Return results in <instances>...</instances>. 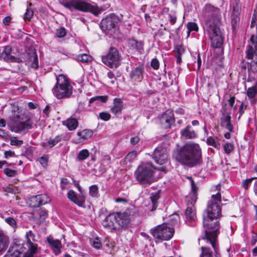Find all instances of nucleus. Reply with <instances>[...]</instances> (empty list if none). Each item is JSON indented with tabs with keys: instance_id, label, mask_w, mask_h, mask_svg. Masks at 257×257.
<instances>
[{
	"instance_id": "obj_43",
	"label": "nucleus",
	"mask_w": 257,
	"mask_h": 257,
	"mask_svg": "<svg viewBox=\"0 0 257 257\" xmlns=\"http://www.w3.org/2000/svg\"><path fill=\"white\" fill-rule=\"evenodd\" d=\"M89 195L92 197H97L98 196V188L97 185H92L89 187Z\"/></svg>"
},
{
	"instance_id": "obj_54",
	"label": "nucleus",
	"mask_w": 257,
	"mask_h": 257,
	"mask_svg": "<svg viewBox=\"0 0 257 257\" xmlns=\"http://www.w3.org/2000/svg\"><path fill=\"white\" fill-rule=\"evenodd\" d=\"M5 221L12 227L14 228L17 226L16 221L13 217H9L6 218Z\"/></svg>"
},
{
	"instance_id": "obj_44",
	"label": "nucleus",
	"mask_w": 257,
	"mask_h": 257,
	"mask_svg": "<svg viewBox=\"0 0 257 257\" xmlns=\"http://www.w3.org/2000/svg\"><path fill=\"white\" fill-rule=\"evenodd\" d=\"M91 57L87 54H83L77 56V59L78 61L86 63L91 60Z\"/></svg>"
},
{
	"instance_id": "obj_47",
	"label": "nucleus",
	"mask_w": 257,
	"mask_h": 257,
	"mask_svg": "<svg viewBox=\"0 0 257 257\" xmlns=\"http://www.w3.org/2000/svg\"><path fill=\"white\" fill-rule=\"evenodd\" d=\"M224 152L227 154H229L234 149L233 145L230 143H226L223 145Z\"/></svg>"
},
{
	"instance_id": "obj_10",
	"label": "nucleus",
	"mask_w": 257,
	"mask_h": 257,
	"mask_svg": "<svg viewBox=\"0 0 257 257\" xmlns=\"http://www.w3.org/2000/svg\"><path fill=\"white\" fill-rule=\"evenodd\" d=\"M166 172L164 167H160L158 168H153L148 163L146 164V184H150L152 182L156 181L160 176V172Z\"/></svg>"
},
{
	"instance_id": "obj_41",
	"label": "nucleus",
	"mask_w": 257,
	"mask_h": 257,
	"mask_svg": "<svg viewBox=\"0 0 257 257\" xmlns=\"http://www.w3.org/2000/svg\"><path fill=\"white\" fill-rule=\"evenodd\" d=\"M202 253L200 257H213L212 252L210 249L207 247H201Z\"/></svg>"
},
{
	"instance_id": "obj_9",
	"label": "nucleus",
	"mask_w": 257,
	"mask_h": 257,
	"mask_svg": "<svg viewBox=\"0 0 257 257\" xmlns=\"http://www.w3.org/2000/svg\"><path fill=\"white\" fill-rule=\"evenodd\" d=\"M102 61L111 68L118 67L120 64V59L117 50L111 47L107 54L102 57Z\"/></svg>"
},
{
	"instance_id": "obj_51",
	"label": "nucleus",
	"mask_w": 257,
	"mask_h": 257,
	"mask_svg": "<svg viewBox=\"0 0 257 257\" xmlns=\"http://www.w3.org/2000/svg\"><path fill=\"white\" fill-rule=\"evenodd\" d=\"M49 157L47 155H44L39 159L40 163L44 167H45L47 166L48 161Z\"/></svg>"
},
{
	"instance_id": "obj_32",
	"label": "nucleus",
	"mask_w": 257,
	"mask_h": 257,
	"mask_svg": "<svg viewBox=\"0 0 257 257\" xmlns=\"http://www.w3.org/2000/svg\"><path fill=\"white\" fill-rule=\"evenodd\" d=\"M190 179H191V192L189 194L188 197L190 198H191V203L192 204L193 203H195L197 200V192L198 188L196 186L194 181L191 178H190Z\"/></svg>"
},
{
	"instance_id": "obj_39",
	"label": "nucleus",
	"mask_w": 257,
	"mask_h": 257,
	"mask_svg": "<svg viewBox=\"0 0 257 257\" xmlns=\"http://www.w3.org/2000/svg\"><path fill=\"white\" fill-rule=\"evenodd\" d=\"M233 12L232 13L240 15L241 9V5L239 0H235L233 3Z\"/></svg>"
},
{
	"instance_id": "obj_52",
	"label": "nucleus",
	"mask_w": 257,
	"mask_h": 257,
	"mask_svg": "<svg viewBox=\"0 0 257 257\" xmlns=\"http://www.w3.org/2000/svg\"><path fill=\"white\" fill-rule=\"evenodd\" d=\"M66 34V30L64 28L58 29L56 32V35L58 38H62Z\"/></svg>"
},
{
	"instance_id": "obj_48",
	"label": "nucleus",
	"mask_w": 257,
	"mask_h": 257,
	"mask_svg": "<svg viewBox=\"0 0 257 257\" xmlns=\"http://www.w3.org/2000/svg\"><path fill=\"white\" fill-rule=\"evenodd\" d=\"M137 156V153L134 152L132 151L130 152L124 158V161L125 162H131L135 159Z\"/></svg>"
},
{
	"instance_id": "obj_58",
	"label": "nucleus",
	"mask_w": 257,
	"mask_h": 257,
	"mask_svg": "<svg viewBox=\"0 0 257 257\" xmlns=\"http://www.w3.org/2000/svg\"><path fill=\"white\" fill-rule=\"evenodd\" d=\"M250 69L253 72L257 71V60H252L250 62Z\"/></svg>"
},
{
	"instance_id": "obj_35",
	"label": "nucleus",
	"mask_w": 257,
	"mask_h": 257,
	"mask_svg": "<svg viewBox=\"0 0 257 257\" xmlns=\"http://www.w3.org/2000/svg\"><path fill=\"white\" fill-rule=\"evenodd\" d=\"M93 135V132L89 130H84L77 133L81 141H84L90 138Z\"/></svg>"
},
{
	"instance_id": "obj_22",
	"label": "nucleus",
	"mask_w": 257,
	"mask_h": 257,
	"mask_svg": "<svg viewBox=\"0 0 257 257\" xmlns=\"http://www.w3.org/2000/svg\"><path fill=\"white\" fill-rule=\"evenodd\" d=\"M180 135L181 138L184 139H193L197 137L195 132L189 125L181 130Z\"/></svg>"
},
{
	"instance_id": "obj_42",
	"label": "nucleus",
	"mask_w": 257,
	"mask_h": 257,
	"mask_svg": "<svg viewBox=\"0 0 257 257\" xmlns=\"http://www.w3.org/2000/svg\"><path fill=\"white\" fill-rule=\"evenodd\" d=\"M206 142L208 145L212 146L217 149H219L220 147V144L219 142L215 141L212 137H208L206 140Z\"/></svg>"
},
{
	"instance_id": "obj_16",
	"label": "nucleus",
	"mask_w": 257,
	"mask_h": 257,
	"mask_svg": "<svg viewBox=\"0 0 257 257\" xmlns=\"http://www.w3.org/2000/svg\"><path fill=\"white\" fill-rule=\"evenodd\" d=\"M153 157L157 163L163 164L168 157L166 150L163 147H158L154 150Z\"/></svg>"
},
{
	"instance_id": "obj_18",
	"label": "nucleus",
	"mask_w": 257,
	"mask_h": 257,
	"mask_svg": "<svg viewBox=\"0 0 257 257\" xmlns=\"http://www.w3.org/2000/svg\"><path fill=\"white\" fill-rule=\"evenodd\" d=\"M25 61L27 62H31V67L37 69L38 67V59L36 51L34 49H32L25 54Z\"/></svg>"
},
{
	"instance_id": "obj_3",
	"label": "nucleus",
	"mask_w": 257,
	"mask_h": 257,
	"mask_svg": "<svg viewBox=\"0 0 257 257\" xmlns=\"http://www.w3.org/2000/svg\"><path fill=\"white\" fill-rule=\"evenodd\" d=\"M173 157L183 165L192 167L202 163L201 150L195 143H187L174 151Z\"/></svg>"
},
{
	"instance_id": "obj_7",
	"label": "nucleus",
	"mask_w": 257,
	"mask_h": 257,
	"mask_svg": "<svg viewBox=\"0 0 257 257\" xmlns=\"http://www.w3.org/2000/svg\"><path fill=\"white\" fill-rule=\"evenodd\" d=\"M151 233L156 238L162 240H169L172 238L174 233L173 228L167 226L166 224L156 226L150 231Z\"/></svg>"
},
{
	"instance_id": "obj_50",
	"label": "nucleus",
	"mask_w": 257,
	"mask_h": 257,
	"mask_svg": "<svg viewBox=\"0 0 257 257\" xmlns=\"http://www.w3.org/2000/svg\"><path fill=\"white\" fill-rule=\"evenodd\" d=\"M187 27L188 30L193 31H195L197 32L198 30V27L196 23L194 22H189L187 24Z\"/></svg>"
},
{
	"instance_id": "obj_61",
	"label": "nucleus",
	"mask_w": 257,
	"mask_h": 257,
	"mask_svg": "<svg viewBox=\"0 0 257 257\" xmlns=\"http://www.w3.org/2000/svg\"><path fill=\"white\" fill-rule=\"evenodd\" d=\"M179 218V217L178 215L173 216L172 218L170 220V224L173 225L176 224L178 222Z\"/></svg>"
},
{
	"instance_id": "obj_59",
	"label": "nucleus",
	"mask_w": 257,
	"mask_h": 257,
	"mask_svg": "<svg viewBox=\"0 0 257 257\" xmlns=\"http://www.w3.org/2000/svg\"><path fill=\"white\" fill-rule=\"evenodd\" d=\"M252 178H250L248 179H246L245 181H244L242 183V187L245 189H247L248 188L249 185L250 184L252 181Z\"/></svg>"
},
{
	"instance_id": "obj_37",
	"label": "nucleus",
	"mask_w": 257,
	"mask_h": 257,
	"mask_svg": "<svg viewBox=\"0 0 257 257\" xmlns=\"http://www.w3.org/2000/svg\"><path fill=\"white\" fill-rule=\"evenodd\" d=\"M159 198V193L157 192L152 193L150 196V199L152 204V207L151 211H154L156 210L157 207V200Z\"/></svg>"
},
{
	"instance_id": "obj_55",
	"label": "nucleus",
	"mask_w": 257,
	"mask_h": 257,
	"mask_svg": "<svg viewBox=\"0 0 257 257\" xmlns=\"http://www.w3.org/2000/svg\"><path fill=\"white\" fill-rule=\"evenodd\" d=\"M4 173L5 175L9 177H14L16 175V172L15 170L6 168L4 170Z\"/></svg>"
},
{
	"instance_id": "obj_17",
	"label": "nucleus",
	"mask_w": 257,
	"mask_h": 257,
	"mask_svg": "<svg viewBox=\"0 0 257 257\" xmlns=\"http://www.w3.org/2000/svg\"><path fill=\"white\" fill-rule=\"evenodd\" d=\"M67 196L68 199L77 205L78 206L84 208L85 198L83 195L77 196L76 193L73 190H70L68 192Z\"/></svg>"
},
{
	"instance_id": "obj_46",
	"label": "nucleus",
	"mask_w": 257,
	"mask_h": 257,
	"mask_svg": "<svg viewBox=\"0 0 257 257\" xmlns=\"http://www.w3.org/2000/svg\"><path fill=\"white\" fill-rule=\"evenodd\" d=\"M34 15L32 9L27 8L26 13L24 15V19L25 21H30Z\"/></svg>"
},
{
	"instance_id": "obj_23",
	"label": "nucleus",
	"mask_w": 257,
	"mask_h": 257,
	"mask_svg": "<svg viewBox=\"0 0 257 257\" xmlns=\"http://www.w3.org/2000/svg\"><path fill=\"white\" fill-rule=\"evenodd\" d=\"M20 245H16L10 247L4 257H25V255H22L23 250H20Z\"/></svg>"
},
{
	"instance_id": "obj_49",
	"label": "nucleus",
	"mask_w": 257,
	"mask_h": 257,
	"mask_svg": "<svg viewBox=\"0 0 257 257\" xmlns=\"http://www.w3.org/2000/svg\"><path fill=\"white\" fill-rule=\"evenodd\" d=\"M23 144V141L19 140L16 137H13L10 138V144L12 146H21Z\"/></svg>"
},
{
	"instance_id": "obj_36",
	"label": "nucleus",
	"mask_w": 257,
	"mask_h": 257,
	"mask_svg": "<svg viewBox=\"0 0 257 257\" xmlns=\"http://www.w3.org/2000/svg\"><path fill=\"white\" fill-rule=\"evenodd\" d=\"M239 21V15L232 13L231 16V23L233 30H236L238 27Z\"/></svg>"
},
{
	"instance_id": "obj_12",
	"label": "nucleus",
	"mask_w": 257,
	"mask_h": 257,
	"mask_svg": "<svg viewBox=\"0 0 257 257\" xmlns=\"http://www.w3.org/2000/svg\"><path fill=\"white\" fill-rule=\"evenodd\" d=\"M119 21L118 17L114 14H110L103 19L100 24L102 31L107 32L114 29Z\"/></svg>"
},
{
	"instance_id": "obj_14",
	"label": "nucleus",
	"mask_w": 257,
	"mask_h": 257,
	"mask_svg": "<svg viewBox=\"0 0 257 257\" xmlns=\"http://www.w3.org/2000/svg\"><path fill=\"white\" fill-rule=\"evenodd\" d=\"M50 201V199L46 194H41L31 197L29 200L30 206L37 207L45 205Z\"/></svg>"
},
{
	"instance_id": "obj_45",
	"label": "nucleus",
	"mask_w": 257,
	"mask_h": 257,
	"mask_svg": "<svg viewBox=\"0 0 257 257\" xmlns=\"http://www.w3.org/2000/svg\"><path fill=\"white\" fill-rule=\"evenodd\" d=\"M257 94V88L255 86L249 87L247 90V95L249 98H253Z\"/></svg>"
},
{
	"instance_id": "obj_57",
	"label": "nucleus",
	"mask_w": 257,
	"mask_h": 257,
	"mask_svg": "<svg viewBox=\"0 0 257 257\" xmlns=\"http://www.w3.org/2000/svg\"><path fill=\"white\" fill-rule=\"evenodd\" d=\"M159 61L156 59H153L151 63V66L152 67H153L154 69L157 70L159 68Z\"/></svg>"
},
{
	"instance_id": "obj_6",
	"label": "nucleus",
	"mask_w": 257,
	"mask_h": 257,
	"mask_svg": "<svg viewBox=\"0 0 257 257\" xmlns=\"http://www.w3.org/2000/svg\"><path fill=\"white\" fill-rule=\"evenodd\" d=\"M73 91V87L69 79L63 74L56 76V83L52 89L53 95L58 99L70 97Z\"/></svg>"
},
{
	"instance_id": "obj_26",
	"label": "nucleus",
	"mask_w": 257,
	"mask_h": 257,
	"mask_svg": "<svg viewBox=\"0 0 257 257\" xmlns=\"http://www.w3.org/2000/svg\"><path fill=\"white\" fill-rule=\"evenodd\" d=\"M34 218L39 220L40 222L44 221L48 216L46 210L42 208H38L33 212Z\"/></svg>"
},
{
	"instance_id": "obj_5",
	"label": "nucleus",
	"mask_w": 257,
	"mask_h": 257,
	"mask_svg": "<svg viewBox=\"0 0 257 257\" xmlns=\"http://www.w3.org/2000/svg\"><path fill=\"white\" fill-rule=\"evenodd\" d=\"M59 3L71 12L77 10L83 12H90L95 16L100 14L103 9L96 5H92L85 0H59Z\"/></svg>"
},
{
	"instance_id": "obj_13",
	"label": "nucleus",
	"mask_w": 257,
	"mask_h": 257,
	"mask_svg": "<svg viewBox=\"0 0 257 257\" xmlns=\"http://www.w3.org/2000/svg\"><path fill=\"white\" fill-rule=\"evenodd\" d=\"M175 117L173 111L168 109L163 113L161 118L160 122L162 126L165 128H169L175 123Z\"/></svg>"
},
{
	"instance_id": "obj_63",
	"label": "nucleus",
	"mask_w": 257,
	"mask_h": 257,
	"mask_svg": "<svg viewBox=\"0 0 257 257\" xmlns=\"http://www.w3.org/2000/svg\"><path fill=\"white\" fill-rule=\"evenodd\" d=\"M8 135L5 132L4 130L0 128V138L6 140L8 138Z\"/></svg>"
},
{
	"instance_id": "obj_19",
	"label": "nucleus",
	"mask_w": 257,
	"mask_h": 257,
	"mask_svg": "<svg viewBox=\"0 0 257 257\" xmlns=\"http://www.w3.org/2000/svg\"><path fill=\"white\" fill-rule=\"evenodd\" d=\"M115 217L114 213L108 214L103 220L102 224L104 227L111 230L116 229Z\"/></svg>"
},
{
	"instance_id": "obj_25",
	"label": "nucleus",
	"mask_w": 257,
	"mask_h": 257,
	"mask_svg": "<svg viewBox=\"0 0 257 257\" xmlns=\"http://www.w3.org/2000/svg\"><path fill=\"white\" fill-rule=\"evenodd\" d=\"M123 102L119 98H115L113 100V105L110 109V111L115 115L121 114L123 109Z\"/></svg>"
},
{
	"instance_id": "obj_56",
	"label": "nucleus",
	"mask_w": 257,
	"mask_h": 257,
	"mask_svg": "<svg viewBox=\"0 0 257 257\" xmlns=\"http://www.w3.org/2000/svg\"><path fill=\"white\" fill-rule=\"evenodd\" d=\"M175 50L179 55H182L184 52V49L182 45H178L175 47Z\"/></svg>"
},
{
	"instance_id": "obj_24",
	"label": "nucleus",
	"mask_w": 257,
	"mask_h": 257,
	"mask_svg": "<svg viewBox=\"0 0 257 257\" xmlns=\"http://www.w3.org/2000/svg\"><path fill=\"white\" fill-rule=\"evenodd\" d=\"M127 46L133 51H138L142 53L143 51V43L132 39L127 41Z\"/></svg>"
},
{
	"instance_id": "obj_60",
	"label": "nucleus",
	"mask_w": 257,
	"mask_h": 257,
	"mask_svg": "<svg viewBox=\"0 0 257 257\" xmlns=\"http://www.w3.org/2000/svg\"><path fill=\"white\" fill-rule=\"evenodd\" d=\"M92 245L94 247L97 249L100 248L101 246V244L98 238H96L94 239V240L93 241Z\"/></svg>"
},
{
	"instance_id": "obj_1",
	"label": "nucleus",
	"mask_w": 257,
	"mask_h": 257,
	"mask_svg": "<svg viewBox=\"0 0 257 257\" xmlns=\"http://www.w3.org/2000/svg\"><path fill=\"white\" fill-rule=\"evenodd\" d=\"M221 196L219 192L211 196V199L208 202L207 207L203 215V226L204 228V236L203 239H206L212 247L215 248V238L217 231L219 229V221L217 218L221 216V209L218 204L221 202Z\"/></svg>"
},
{
	"instance_id": "obj_28",
	"label": "nucleus",
	"mask_w": 257,
	"mask_h": 257,
	"mask_svg": "<svg viewBox=\"0 0 257 257\" xmlns=\"http://www.w3.org/2000/svg\"><path fill=\"white\" fill-rule=\"evenodd\" d=\"M221 126L227 129L229 132H231L233 130L232 125L231 123V116L230 115L223 114L221 118Z\"/></svg>"
},
{
	"instance_id": "obj_33",
	"label": "nucleus",
	"mask_w": 257,
	"mask_h": 257,
	"mask_svg": "<svg viewBox=\"0 0 257 257\" xmlns=\"http://www.w3.org/2000/svg\"><path fill=\"white\" fill-rule=\"evenodd\" d=\"M63 124L67 126L69 130L73 131L78 126V122L76 119L70 118L64 121Z\"/></svg>"
},
{
	"instance_id": "obj_34",
	"label": "nucleus",
	"mask_w": 257,
	"mask_h": 257,
	"mask_svg": "<svg viewBox=\"0 0 257 257\" xmlns=\"http://www.w3.org/2000/svg\"><path fill=\"white\" fill-rule=\"evenodd\" d=\"M185 215L187 220L189 221H195L196 213L193 208L188 207L186 209Z\"/></svg>"
},
{
	"instance_id": "obj_27",
	"label": "nucleus",
	"mask_w": 257,
	"mask_h": 257,
	"mask_svg": "<svg viewBox=\"0 0 257 257\" xmlns=\"http://www.w3.org/2000/svg\"><path fill=\"white\" fill-rule=\"evenodd\" d=\"M48 241L50 244L55 255H57L61 253L62 245L60 240L58 239L48 238Z\"/></svg>"
},
{
	"instance_id": "obj_8",
	"label": "nucleus",
	"mask_w": 257,
	"mask_h": 257,
	"mask_svg": "<svg viewBox=\"0 0 257 257\" xmlns=\"http://www.w3.org/2000/svg\"><path fill=\"white\" fill-rule=\"evenodd\" d=\"M25 237L26 240L25 245L27 248V250L25 253V257H33V255L37 252L38 249L37 239L32 230L27 232Z\"/></svg>"
},
{
	"instance_id": "obj_11",
	"label": "nucleus",
	"mask_w": 257,
	"mask_h": 257,
	"mask_svg": "<svg viewBox=\"0 0 257 257\" xmlns=\"http://www.w3.org/2000/svg\"><path fill=\"white\" fill-rule=\"evenodd\" d=\"M132 213V211L131 208H127L123 212H114L116 229L126 227L129 224L130 217Z\"/></svg>"
},
{
	"instance_id": "obj_30",
	"label": "nucleus",
	"mask_w": 257,
	"mask_h": 257,
	"mask_svg": "<svg viewBox=\"0 0 257 257\" xmlns=\"http://www.w3.org/2000/svg\"><path fill=\"white\" fill-rule=\"evenodd\" d=\"M137 180L142 184L145 182V167L143 164L140 165L135 172Z\"/></svg>"
},
{
	"instance_id": "obj_38",
	"label": "nucleus",
	"mask_w": 257,
	"mask_h": 257,
	"mask_svg": "<svg viewBox=\"0 0 257 257\" xmlns=\"http://www.w3.org/2000/svg\"><path fill=\"white\" fill-rule=\"evenodd\" d=\"M89 155V153L87 150H82L79 152L77 156L76 157V160L78 161H83L88 158Z\"/></svg>"
},
{
	"instance_id": "obj_31",
	"label": "nucleus",
	"mask_w": 257,
	"mask_h": 257,
	"mask_svg": "<svg viewBox=\"0 0 257 257\" xmlns=\"http://www.w3.org/2000/svg\"><path fill=\"white\" fill-rule=\"evenodd\" d=\"M61 137L60 136H56L53 139H48L42 144L43 147L45 148H52L61 140Z\"/></svg>"
},
{
	"instance_id": "obj_64",
	"label": "nucleus",
	"mask_w": 257,
	"mask_h": 257,
	"mask_svg": "<svg viewBox=\"0 0 257 257\" xmlns=\"http://www.w3.org/2000/svg\"><path fill=\"white\" fill-rule=\"evenodd\" d=\"M103 161L104 163H105L107 165L111 163V157L109 155H105L104 156L103 159Z\"/></svg>"
},
{
	"instance_id": "obj_20",
	"label": "nucleus",
	"mask_w": 257,
	"mask_h": 257,
	"mask_svg": "<svg viewBox=\"0 0 257 257\" xmlns=\"http://www.w3.org/2000/svg\"><path fill=\"white\" fill-rule=\"evenodd\" d=\"M144 67L141 65L132 70L130 74L131 79L134 81L140 82L143 79Z\"/></svg>"
},
{
	"instance_id": "obj_4",
	"label": "nucleus",
	"mask_w": 257,
	"mask_h": 257,
	"mask_svg": "<svg viewBox=\"0 0 257 257\" xmlns=\"http://www.w3.org/2000/svg\"><path fill=\"white\" fill-rule=\"evenodd\" d=\"M7 125L10 130L16 133H27L32 127L30 118L21 113L18 106H13L11 115L8 119Z\"/></svg>"
},
{
	"instance_id": "obj_29",
	"label": "nucleus",
	"mask_w": 257,
	"mask_h": 257,
	"mask_svg": "<svg viewBox=\"0 0 257 257\" xmlns=\"http://www.w3.org/2000/svg\"><path fill=\"white\" fill-rule=\"evenodd\" d=\"M9 244V239L3 231L0 230V252L5 251Z\"/></svg>"
},
{
	"instance_id": "obj_62",
	"label": "nucleus",
	"mask_w": 257,
	"mask_h": 257,
	"mask_svg": "<svg viewBox=\"0 0 257 257\" xmlns=\"http://www.w3.org/2000/svg\"><path fill=\"white\" fill-rule=\"evenodd\" d=\"M68 183V181L66 178H62L61 181V188L62 189H64L67 187V185Z\"/></svg>"
},
{
	"instance_id": "obj_2",
	"label": "nucleus",
	"mask_w": 257,
	"mask_h": 257,
	"mask_svg": "<svg viewBox=\"0 0 257 257\" xmlns=\"http://www.w3.org/2000/svg\"><path fill=\"white\" fill-rule=\"evenodd\" d=\"M203 12L207 17L204 26L205 34L208 36L213 48H221L223 39L219 27L221 20L220 9L211 4H207L203 9Z\"/></svg>"
},
{
	"instance_id": "obj_40",
	"label": "nucleus",
	"mask_w": 257,
	"mask_h": 257,
	"mask_svg": "<svg viewBox=\"0 0 257 257\" xmlns=\"http://www.w3.org/2000/svg\"><path fill=\"white\" fill-rule=\"evenodd\" d=\"M108 99L107 96H96L92 97L89 100L90 103H92L95 101L105 102Z\"/></svg>"
},
{
	"instance_id": "obj_15",
	"label": "nucleus",
	"mask_w": 257,
	"mask_h": 257,
	"mask_svg": "<svg viewBox=\"0 0 257 257\" xmlns=\"http://www.w3.org/2000/svg\"><path fill=\"white\" fill-rule=\"evenodd\" d=\"M12 49L9 46H7L4 48L2 52H0V58H2L6 62H21L22 61L20 58H16L12 55Z\"/></svg>"
},
{
	"instance_id": "obj_53",
	"label": "nucleus",
	"mask_w": 257,
	"mask_h": 257,
	"mask_svg": "<svg viewBox=\"0 0 257 257\" xmlns=\"http://www.w3.org/2000/svg\"><path fill=\"white\" fill-rule=\"evenodd\" d=\"M99 118L104 121H107L110 118V114L107 112H102L99 113Z\"/></svg>"
},
{
	"instance_id": "obj_21",
	"label": "nucleus",
	"mask_w": 257,
	"mask_h": 257,
	"mask_svg": "<svg viewBox=\"0 0 257 257\" xmlns=\"http://www.w3.org/2000/svg\"><path fill=\"white\" fill-rule=\"evenodd\" d=\"M251 44L246 48V58L248 59L257 60V42L251 41Z\"/></svg>"
}]
</instances>
